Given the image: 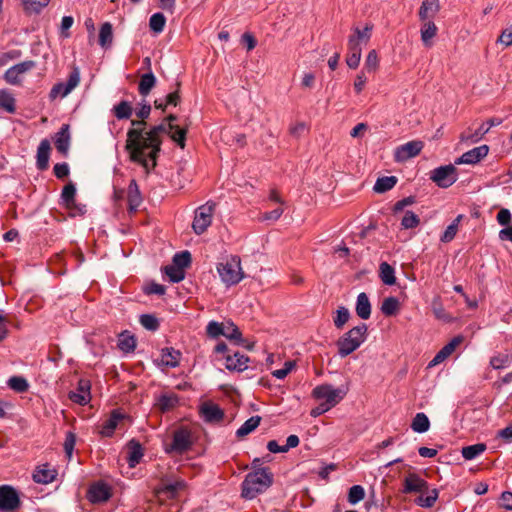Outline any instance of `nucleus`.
<instances>
[{"label": "nucleus", "instance_id": "obj_35", "mask_svg": "<svg viewBox=\"0 0 512 512\" xmlns=\"http://www.w3.org/2000/svg\"><path fill=\"white\" fill-rule=\"evenodd\" d=\"M181 357V353L174 348H164L161 352V362L163 365L167 367H177L179 365V360Z\"/></svg>", "mask_w": 512, "mask_h": 512}, {"label": "nucleus", "instance_id": "obj_39", "mask_svg": "<svg viewBox=\"0 0 512 512\" xmlns=\"http://www.w3.org/2000/svg\"><path fill=\"white\" fill-rule=\"evenodd\" d=\"M379 277L385 285H394L396 283L394 268L387 262H382L379 266Z\"/></svg>", "mask_w": 512, "mask_h": 512}, {"label": "nucleus", "instance_id": "obj_26", "mask_svg": "<svg viewBox=\"0 0 512 512\" xmlns=\"http://www.w3.org/2000/svg\"><path fill=\"white\" fill-rule=\"evenodd\" d=\"M75 196H76V187L72 182H69L67 185L64 186V188L62 190V193H61L62 202L67 209H69V210L78 209L81 213H83L82 209L78 208V205L76 204Z\"/></svg>", "mask_w": 512, "mask_h": 512}, {"label": "nucleus", "instance_id": "obj_37", "mask_svg": "<svg viewBox=\"0 0 512 512\" xmlns=\"http://www.w3.org/2000/svg\"><path fill=\"white\" fill-rule=\"evenodd\" d=\"M156 85V77L152 72L145 73L141 76L138 91L142 96H147Z\"/></svg>", "mask_w": 512, "mask_h": 512}, {"label": "nucleus", "instance_id": "obj_30", "mask_svg": "<svg viewBox=\"0 0 512 512\" xmlns=\"http://www.w3.org/2000/svg\"><path fill=\"white\" fill-rule=\"evenodd\" d=\"M112 114L118 120H128L133 114V105L131 102L122 100L112 108Z\"/></svg>", "mask_w": 512, "mask_h": 512}, {"label": "nucleus", "instance_id": "obj_47", "mask_svg": "<svg viewBox=\"0 0 512 512\" xmlns=\"http://www.w3.org/2000/svg\"><path fill=\"white\" fill-rule=\"evenodd\" d=\"M485 450L486 445L484 443H477L463 447L461 453L464 459L472 460L482 454Z\"/></svg>", "mask_w": 512, "mask_h": 512}, {"label": "nucleus", "instance_id": "obj_44", "mask_svg": "<svg viewBox=\"0 0 512 512\" xmlns=\"http://www.w3.org/2000/svg\"><path fill=\"white\" fill-rule=\"evenodd\" d=\"M399 307V300L396 297L391 296L383 300L380 309L385 316H393L398 312Z\"/></svg>", "mask_w": 512, "mask_h": 512}, {"label": "nucleus", "instance_id": "obj_49", "mask_svg": "<svg viewBox=\"0 0 512 512\" xmlns=\"http://www.w3.org/2000/svg\"><path fill=\"white\" fill-rule=\"evenodd\" d=\"M0 107L8 113H14L16 110L15 98L7 90L0 91Z\"/></svg>", "mask_w": 512, "mask_h": 512}, {"label": "nucleus", "instance_id": "obj_56", "mask_svg": "<svg viewBox=\"0 0 512 512\" xmlns=\"http://www.w3.org/2000/svg\"><path fill=\"white\" fill-rule=\"evenodd\" d=\"M419 224H420V219H419L418 215H416L412 211H407L401 220V226L404 229H412V228L417 227Z\"/></svg>", "mask_w": 512, "mask_h": 512}, {"label": "nucleus", "instance_id": "obj_58", "mask_svg": "<svg viewBox=\"0 0 512 512\" xmlns=\"http://www.w3.org/2000/svg\"><path fill=\"white\" fill-rule=\"evenodd\" d=\"M8 385L11 389L17 392L27 391L29 385L25 378L19 376H13L9 379Z\"/></svg>", "mask_w": 512, "mask_h": 512}, {"label": "nucleus", "instance_id": "obj_51", "mask_svg": "<svg viewBox=\"0 0 512 512\" xmlns=\"http://www.w3.org/2000/svg\"><path fill=\"white\" fill-rule=\"evenodd\" d=\"M165 23L166 18L160 12L153 14L149 19V27L155 33H161L164 30Z\"/></svg>", "mask_w": 512, "mask_h": 512}, {"label": "nucleus", "instance_id": "obj_13", "mask_svg": "<svg viewBox=\"0 0 512 512\" xmlns=\"http://www.w3.org/2000/svg\"><path fill=\"white\" fill-rule=\"evenodd\" d=\"M422 141H410L396 148L394 159L396 162H405L417 156L423 149Z\"/></svg>", "mask_w": 512, "mask_h": 512}, {"label": "nucleus", "instance_id": "obj_11", "mask_svg": "<svg viewBox=\"0 0 512 512\" xmlns=\"http://www.w3.org/2000/svg\"><path fill=\"white\" fill-rule=\"evenodd\" d=\"M193 444L191 432L184 427L174 431L173 441L170 447L166 448L167 453L176 452L182 454L188 451Z\"/></svg>", "mask_w": 512, "mask_h": 512}, {"label": "nucleus", "instance_id": "obj_27", "mask_svg": "<svg viewBox=\"0 0 512 512\" xmlns=\"http://www.w3.org/2000/svg\"><path fill=\"white\" fill-rule=\"evenodd\" d=\"M420 34L425 47L430 48L433 45V38L437 35L438 28L431 20L422 21Z\"/></svg>", "mask_w": 512, "mask_h": 512}, {"label": "nucleus", "instance_id": "obj_12", "mask_svg": "<svg viewBox=\"0 0 512 512\" xmlns=\"http://www.w3.org/2000/svg\"><path fill=\"white\" fill-rule=\"evenodd\" d=\"M373 26L367 24L363 30L359 28L354 29V34L349 36L348 39V51L354 53H362L361 44H367L371 37V31Z\"/></svg>", "mask_w": 512, "mask_h": 512}, {"label": "nucleus", "instance_id": "obj_38", "mask_svg": "<svg viewBox=\"0 0 512 512\" xmlns=\"http://www.w3.org/2000/svg\"><path fill=\"white\" fill-rule=\"evenodd\" d=\"M398 182V179L396 176H383V177H379L373 187V190L376 192V193H385L389 190H391L392 188H394V186L397 184Z\"/></svg>", "mask_w": 512, "mask_h": 512}, {"label": "nucleus", "instance_id": "obj_55", "mask_svg": "<svg viewBox=\"0 0 512 512\" xmlns=\"http://www.w3.org/2000/svg\"><path fill=\"white\" fill-rule=\"evenodd\" d=\"M191 263V254L189 251H182L176 253L173 256V265L184 270V268L188 267Z\"/></svg>", "mask_w": 512, "mask_h": 512}, {"label": "nucleus", "instance_id": "obj_24", "mask_svg": "<svg viewBox=\"0 0 512 512\" xmlns=\"http://www.w3.org/2000/svg\"><path fill=\"white\" fill-rule=\"evenodd\" d=\"M440 10L439 0H424L419 9L421 21H427L436 16Z\"/></svg>", "mask_w": 512, "mask_h": 512}, {"label": "nucleus", "instance_id": "obj_9", "mask_svg": "<svg viewBox=\"0 0 512 512\" xmlns=\"http://www.w3.org/2000/svg\"><path fill=\"white\" fill-rule=\"evenodd\" d=\"M80 83V72L78 68H74L65 83L59 82L55 84L49 93V98L55 100L57 97L64 98L72 92Z\"/></svg>", "mask_w": 512, "mask_h": 512}, {"label": "nucleus", "instance_id": "obj_61", "mask_svg": "<svg viewBox=\"0 0 512 512\" xmlns=\"http://www.w3.org/2000/svg\"><path fill=\"white\" fill-rule=\"evenodd\" d=\"M296 366L295 361H286L284 367L281 369L274 370L272 375L277 379H284Z\"/></svg>", "mask_w": 512, "mask_h": 512}, {"label": "nucleus", "instance_id": "obj_16", "mask_svg": "<svg viewBox=\"0 0 512 512\" xmlns=\"http://www.w3.org/2000/svg\"><path fill=\"white\" fill-rule=\"evenodd\" d=\"M464 337L462 335L455 336L450 340L446 345H444L440 351L434 356V358L430 361L429 367L436 366L446 360L450 355H452L455 350L463 343Z\"/></svg>", "mask_w": 512, "mask_h": 512}, {"label": "nucleus", "instance_id": "obj_22", "mask_svg": "<svg viewBox=\"0 0 512 512\" xmlns=\"http://www.w3.org/2000/svg\"><path fill=\"white\" fill-rule=\"evenodd\" d=\"M249 357L239 352L226 356L225 366L230 371L242 372L248 368Z\"/></svg>", "mask_w": 512, "mask_h": 512}, {"label": "nucleus", "instance_id": "obj_62", "mask_svg": "<svg viewBox=\"0 0 512 512\" xmlns=\"http://www.w3.org/2000/svg\"><path fill=\"white\" fill-rule=\"evenodd\" d=\"M76 443V435L69 431L66 433L65 441H64V450L68 458H71L74 450V446Z\"/></svg>", "mask_w": 512, "mask_h": 512}, {"label": "nucleus", "instance_id": "obj_57", "mask_svg": "<svg viewBox=\"0 0 512 512\" xmlns=\"http://www.w3.org/2000/svg\"><path fill=\"white\" fill-rule=\"evenodd\" d=\"M139 321L140 324L149 331H156L159 328V321L152 314L141 315Z\"/></svg>", "mask_w": 512, "mask_h": 512}, {"label": "nucleus", "instance_id": "obj_6", "mask_svg": "<svg viewBox=\"0 0 512 512\" xmlns=\"http://www.w3.org/2000/svg\"><path fill=\"white\" fill-rule=\"evenodd\" d=\"M347 387L333 388L329 384L316 386L312 391V396L317 399H325V404H329L330 408L338 404L347 394Z\"/></svg>", "mask_w": 512, "mask_h": 512}, {"label": "nucleus", "instance_id": "obj_17", "mask_svg": "<svg viewBox=\"0 0 512 512\" xmlns=\"http://www.w3.org/2000/svg\"><path fill=\"white\" fill-rule=\"evenodd\" d=\"M488 152L489 147L486 144L475 147L463 153L459 158H457L455 160V164H476L485 158L488 155Z\"/></svg>", "mask_w": 512, "mask_h": 512}, {"label": "nucleus", "instance_id": "obj_33", "mask_svg": "<svg viewBox=\"0 0 512 512\" xmlns=\"http://www.w3.org/2000/svg\"><path fill=\"white\" fill-rule=\"evenodd\" d=\"M128 457L127 461L131 468L135 467L139 464L140 460L143 457V449L138 441L131 440L128 444Z\"/></svg>", "mask_w": 512, "mask_h": 512}, {"label": "nucleus", "instance_id": "obj_19", "mask_svg": "<svg viewBox=\"0 0 512 512\" xmlns=\"http://www.w3.org/2000/svg\"><path fill=\"white\" fill-rule=\"evenodd\" d=\"M110 497V487L103 482H97L91 485L87 493V498L91 503L106 502Z\"/></svg>", "mask_w": 512, "mask_h": 512}, {"label": "nucleus", "instance_id": "obj_60", "mask_svg": "<svg viewBox=\"0 0 512 512\" xmlns=\"http://www.w3.org/2000/svg\"><path fill=\"white\" fill-rule=\"evenodd\" d=\"M223 322L210 321L206 327L207 335L211 338L223 336Z\"/></svg>", "mask_w": 512, "mask_h": 512}, {"label": "nucleus", "instance_id": "obj_3", "mask_svg": "<svg viewBox=\"0 0 512 512\" xmlns=\"http://www.w3.org/2000/svg\"><path fill=\"white\" fill-rule=\"evenodd\" d=\"M273 476L267 468H259L246 475L242 483V497L253 499L272 485Z\"/></svg>", "mask_w": 512, "mask_h": 512}, {"label": "nucleus", "instance_id": "obj_23", "mask_svg": "<svg viewBox=\"0 0 512 512\" xmlns=\"http://www.w3.org/2000/svg\"><path fill=\"white\" fill-rule=\"evenodd\" d=\"M128 210L130 213L137 211L142 203V196L135 180H131L127 191Z\"/></svg>", "mask_w": 512, "mask_h": 512}, {"label": "nucleus", "instance_id": "obj_15", "mask_svg": "<svg viewBox=\"0 0 512 512\" xmlns=\"http://www.w3.org/2000/svg\"><path fill=\"white\" fill-rule=\"evenodd\" d=\"M20 499L16 490L10 486H0V510L12 511L18 508Z\"/></svg>", "mask_w": 512, "mask_h": 512}, {"label": "nucleus", "instance_id": "obj_54", "mask_svg": "<svg viewBox=\"0 0 512 512\" xmlns=\"http://www.w3.org/2000/svg\"><path fill=\"white\" fill-rule=\"evenodd\" d=\"M165 274L169 277L170 281L173 283H178L182 281L185 277L184 270L172 265L166 266L164 268Z\"/></svg>", "mask_w": 512, "mask_h": 512}, {"label": "nucleus", "instance_id": "obj_18", "mask_svg": "<svg viewBox=\"0 0 512 512\" xmlns=\"http://www.w3.org/2000/svg\"><path fill=\"white\" fill-rule=\"evenodd\" d=\"M91 384L89 380L80 379L77 385V389L75 391L69 392V399L79 405H86L90 399Z\"/></svg>", "mask_w": 512, "mask_h": 512}, {"label": "nucleus", "instance_id": "obj_28", "mask_svg": "<svg viewBox=\"0 0 512 512\" xmlns=\"http://www.w3.org/2000/svg\"><path fill=\"white\" fill-rule=\"evenodd\" d=\"M55 146L58 152L67 155L70 146L69 126L64 124L56 135Z\"/></svg>", "mask_w": 512, "mask_h": 512}, {"label": "nucleus", "instance_id": "obj_31", "mask_svg": "<svg viewBox=\"0 0 512 512\" xmlns=\"http://www.w3.org/2000/svg\"><path fill=\"white\" fill-rule=\"evenodd\" d=\"M223 336L234 341L237 345H244L245 339L239 328L233 322H225L223 324Z\"/></svg>", "mask_w": 512, "mask_h": 512}, {"label": "nucleus", "instance_id": "obj_1", "mask_svg": "<svg viewBox=\"0 0 512 512\" xmlns=\"http://www.w3.org/2000/svg\"><path fill=\"white\" fill-rule=\"evenodd\" d=\"M131 128L127 131V138L125 143V150L129 155V160L137 164H145L143 158V149L145 144V137L147 133L146 120L132 119L130 121Z\"/></svg>", "mask_w": 512, "mask_h": 512}, {"label": "nucleus", "instance_id": "obj_40", "mask_svg": "<svg viewBox=\"0 0 512 512\" xmlns=\"http://www.w3.org/2000/svg\"><path fill=\"white\" fill-rule=\"evenodd\" d=\"M261 419L262 418L258 415L250 417L236 431V436L238 438H243V437L247 436L248 434L252 433L259 426Z\"/></svg>", "mask_w": 512, "mask_h": 512}, {"label": "nucleus", "instance_id": "obj_10", "mask_svg": "<svg viewBox=\"0 0 512 512\" xmlns=\"http://www.w3.org/2000/svg\"><path fill=\"white\" fill-rule=\"evenodd\" d=\"M457 170L454 165L440 166L431 172V180L441 188H448L457 181Z\"/></svg>", "mask_w": 512, "mask_h": 512}, {"label": "nucleus", "instance_id": "obj_2", "mask_svg": "<svg viewBox=\"0 0 512 512\" xmlns=\"http://www.w3.org/2000/svg\"><path fill=\"white\" fill-rule=\"evenodd\" d=\"M171 130L164 123L150 126L145 137L143 149V158L145 164H140L146 171H150L157 166V159L161 152L162 135L169 134Z\"/></svg>", "mask_w": 512, "mask_h": 512}, {"label": "nucleus", "instance_id": "obj_53", "mask_svg": "<svg viewBox=\"0 0 512 512\" xmlns=\"http://www.w3.org/2000/svg\"><path fill=\"white\" fill-rule=\"evenodd\" d=\"M349 318V310L344 306L339 307L336 310V316L333 319L335 327L341 329L348 322Z\"/></svg>", "mask_w": 512, "mask_h": 512}, {"label": "nucleus", "instance_id": "obj_5", "mask_svg": "<svg viewBox=\"0 0 512 512\" xmlns=\"http://www.w3.org/2000/svg\"><path fill=\"white\" fill-rule=\"evenodd\" d=\"M217 271L222 281L227 285H235L243 278L240 258L238 257H231L227 261L219 263Z\"/></svg>", "mask_w": 512, "mask_h": 512}, {"label": "nucleus", "instance_id": "obj_8", "mask_svg": "<svg viewBox=\"0 0 512 512\" xmlns=\"http://www.w3.org/2000/svg\"><path fill=\"white\" fill-rule=\"evenodd\" d=\"M501 123L502 119L500 118H490L486 123L481 124L476 130H472L470 127L467 128L460 134L459 140L461 143L465 144L477 143L489 132L490 128L498 126Z\"/></svg>", "mask_w": 512, "mask_h": 512}, {"label": "nucleus", "instance_id": "obj_52", "mask_svg": "<svg viewBox=\"0 0 512 512\" xmlns=\"http://www.w3.org/2000/svg\"><path fill=\"white\" fill-rule=\"evenodd\" d=\"M365 497V490L361 485H354L349 489L348 502L352 505L362 501Z\"/></svg>", "mask_w": 512, "mask_h": 512}, {"label": "nucleus", "instance_id": "obj_42", "mask_svg": "<svg viewBox=\"0 0 512 512\" xmlns=\"http://www.w3.org/2000/svg\"><path fill=\"white\" fill-rule=\"evenodd\" d=\"M439 497V491L434 488L428 491L427 496L420 495L415 499V504L423 508H431L436 503Z\"/></svg>", "mask_w": 512, "mask_h": 512}, {"label": "nucleus", "instance_id": "obj_20", "mask_svg": "<svg viewBox=\"0 0 512 512\" xmlns=\"http://www.w3.org/2000/svg\"><path fill=\"white\" fill-rule=\"evenodd\" d=\"M403 493L428 491V482L416 473H409L404 479Z\"/></svg>", "mask_w": 512, "mask_h": 512}, {"label": "nucleus", "instance_id": "obj_14", "mask_svg": "<svg viewBox=\"0 0 512 512\" xmlns=\"http://www.w3.org/2000/svg\"><path fill=\"white\" fill-rule=\"evenodd\" d=\"M36 63L32 60L24 61L10 67L4 74V79L11 85H18L21 83V75L33 69Z\"/></svg>", "mask_w": 512, "mask_h": 512}, {"label": "nucleus", "instance_id": "obj_32", "mask_svg": "<svg viewBox=\"0 0 512 512\" xmlns=\"http://www.w3.org/2000/svg\"><path fill=\"white\" fill-rule=\"evenodd\" d=\"M124 415L118 410L112 411L110 417L103 423L100 433L103 436H111L118 425V422L123 419Z\"/></svg>", "mask_w": 512, "mask_h": 512}, {"label": "nucleus", "instance_id": "obj_41", "mask_svg": "<svg viewBox=\"0 0 512 512\" xmlns=\"http://www.w3.org/2000/svg\"><path fill=\"white\" fill-rule=\"evenodd\" d=\"M113 41V29L109 22H105L99 32V44L102 48H108Z\"/></svg>", "mask_w": 512, "mask_h": 512}, {"label": "nucleus", "instance_id": "obj_50", "mask_svg": "<svg viewBox=\"0 0 512 512\" xmlns=\"http://www.w3.org/2000/svg\"><path fill=\"white\" fill-rule=\"evenodd\" d=\"M511 361V355L507 353H499L490 359V365L492 368L499 370L508 367Z\"/></svg>", "mask_w": 512, "mask_h": 512}, {"label": "nucleus", "instance_id": "obj_21", "mask_svg": "<svg viewBox=\"0 0 512 512\" xmlns=\"http://www.w3.org/2000/svg\"><path fill=\"white\" fill-rule=\"evenodd\" d=\"M200 411L203 419L209 423H218L224 418V411L214 403H204Z\"/></svg>", "mask_w": 512, "mask_h": 512}, {"label": "nucleus", "instance_id": "obj_4", "mask_svg": "<svg viewBox=\"0 0 512 512\" xmlns=\"http://www.w3.org/2000/svg\"><path fill=\"white\" fill-rule=\"evenodd\" d=\"M368 326L361 323L343 334L336 342L338 354L344 358L356 351L367 338Z\"/></svg>", "mask_w": 512, "mask_h": 512}, {"label": "nucleus", "instance_id": "obj_7", "mask_svg": "<svg viewBox=\"0 0 512 512\" xmlns=\"http://www.w3.org/2000/svg\"><path fill=\"white\" fill-rule=\"evenodd\" d=\"M214 210L215 204L212 202H207L196 209L192 228L197 235L203 234L211 225Z\"/></svg>", "mask_w": 512, "mask_h": 512}, {"label": "nucleus", "instance_id": "obj_59", "mask_svg": "<svg viewBox=\"0 0 512 512\" xmlns=\"http://www.w3.org/2000/svg\"><path fill=\"white\" fill-rule=\"evenodd\" d=\"M172 133H169L170 138L176 142L182 149L185 147V140L187 135L186 128H174Z\"/></svg>", "mask_w": 512, "mask_h": 512}, {"label": "nucleus", "instance_id": "obj_63", "mask_svg": "<svg viewBox=\"0 0 512 512\" xmlns=\"http://www.w3.org/2000/svg\"><path fill=\"white\" fill-rule=\"evenodd\" d=\"M283 212L284 209L282 207H278L272 211L261 214L259 219L261 221H277L282 216Z\"/></svg>", "mask_w": 512, "mask_h": 512}, {"label": "nucleus", "instance_id": "obj_45", "mask_svg": "<svg viewBox=\"0 0 512 512\" xmlns=\"http://www.w3.org/2000/svg\"><path fill=\"white\" fill-rule=\"evenodd\" d=\"M118 347L121 351L129 353L136 347V339L133 335L123 332L119 335Z\"/></svg>", "mask_w": 512, "mask_h": 512}, {"label": "nucleus", "instance_id": "obj_34", "mask_svg": "<svg viewBox=\"0 0 512 512\" xmlns=\"http://www.w3.org/2000/svg\"><path fill=\"white\" fill-rule=\"evenodd\" d=\"M55 476V470L49 469L48 465H42L33 473V480L36 483L48 484L55 479Z\"/></svg>", "mask_w": 512, "mask_h": 512}, {"label": "nucleus", "instance_id": "obj_43", "mask_svg": "<svg viewBox=\"0 0 512 512\" xmlns=\"http://www.w3.org/2000/svg\"><path fill=\"white\" fill-rule=\"evenodd\" d=\"M430 427V421L426 414L420 412L415 415L411 423V428L417 433H424L428 431Z\"/></svg>", "mask_w": 512, "mask_h": 512}, {"label": "nucleus", "instance_id": "obj_46", "mask_svg": "<svg viewBox=\"0 0 512 512\" xmlns=\"http://www.w3.org/2000/svg\"><path fill=\"white\" fill-rule=\"evenodd\" d=\"M186 486L185 482L182 480L175 481L174 483L164 484L159 490L158 493L165 494L168 498H175L177 492L184 489Z\"/></svg>", "mask_w": 512, "mask_h": 512}, {"label": "nucleus", "instance_id": "obj_64", "mask_svg": "<svg viewBox=\"0 0 512 512\" xmlns=\"http://www.w3.org/2000/svg\"><path fill=\"white\" fill-rule=\"evenodd\" d=\"M498 42L503 44L505 47L512 45V25L502 31L498 38Z\"/></svg>", "mask_w": 512, "mask_h": 512}, {"label": "nucleus", "instance_id": "obj_36", "mask_svg": "<svg viewBox=\"0 0 512 512\" xmlns=\"http://www.w3.org/2000/svg\"><path fill=\"white\" fill-rule=\"evenodd\" d=\"M179 403V398L176 394H163L157 401V406L161 412H168L174 409Z\"/></svg>", "mask_w": 512, "mask_h": 512}, {"label": "nucleus", "instance_id": "obj_29", "mask_svg": "<svg viewBox=\"0 0 512 512\" xmlns=\"http://www.w3.org/2000/svg\"><path fill=\"white\" fill-rule=\"evenodd\" d=\"M356 314L363 320H367L371 315V303L365 292H361L357 296Z\"/></svg>", "mask_w": 512, "mask_h": 512}, {"label": "nucleus", "instance_id": "obj_48", "mask_svg": "<svg viewBox=\"0 0 512 512\" xmlns=\"http://www.w3.org/2000/svg\"><path fill=\"white\" fill-rule=\"evenodd\" d=\"M462 215H458L450 225H448V227L445 229L444 233L442 234L440 240L444 243H448V242H451L457 232H458V226H459V223L462 219Z\"/></svg>", "mask_w": 512, "mask_h": 512}, {"label": "nucleus", "instance_id": "obj_25", "mask_svg": "<svg viewBox=\"0 0 512 512\" xmlns=\"http://www.w3.org/2000/svg\"><path fill=\"white\" fill-rule=\"evenodd\" d=\"M50 142L47 139H43L37 149V168L44 171L48 168L49 156H50Z\"/></svg>", "mask_w": 512, "mask_h": 512}]
</instances>
